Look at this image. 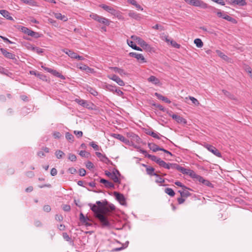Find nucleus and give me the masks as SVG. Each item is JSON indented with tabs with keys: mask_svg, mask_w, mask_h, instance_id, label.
<instances>
[{
	"mask_svg": "<svg viewBox=\"0 0 252 252\" xmlns=\"http://www.w3.org/2000/svg\"><path fill=\"white\" fill-rule=\"evenodd\" d=\"M89 206L91 207L92 211L94 212L95 217L100 221L102 227H109L110 226V223L106 217L101 213L100 210L95 204L89 203Z\"/></svg>",
	"mask_w": 252,
	"mask_h": 252,
	"instance_id": "f257e3e1",
	"label": "nucleus"
},
{
	"mask_svg": "<svg viewBox=\"0 0 252 252\" xmlns=\"http://www.w3.org/2000/svg\"><path fill=\"white\" fill-rule=\"evenodd\" d=\"M131 38L133 40L136 41L143 49H146L147 50H150L151 49L150 46L140 37L137 36L136 35H132L131 36Z\"/></svg>",
	"mask_w": 252,
	"mask_h": 252,
	"instance_id": "f03ea898",
	"label": "nucleus"
},
{
	"mask_svg": "<svg viewBox=\"0 0 252 252\" xmlns=\"http://www.w3.org/2000/svg\"><path fill=\"white\" fill-rule=\"evenodd\" d=\"M187 3L195 6L200 7L202 8H207L208 6L207 4L204 3L203 1L200 0H184Z\"/></svg>",
	"mask_w": 252,
	"mask_h": 252,
	"instance_id": "7ed1b4c3",
	"label": "nucleus"
},
{
	"mask_svg": "<svg viewBox=\"0 0 252 252\" xmlns=\"http://www.w3.org/2000/svg\"><path fill=\"white\" fill-rule=\"evenodd\" d=\"M204 147L218 157L220 158L221 157V153L213 146L207 144H205Z\"/></svg>",
	"mask_w": 252,
	"mask_h": 252,
	"instance_id": "20e7f679",
	"label": "nucleus"
},
{
	"mask_svg": "<svg viewBox=\"0 0 252 252\" xmlns=\"http://www.w3.org/2000/svg\"><path fill=\"white\" fill-rule=\"evenodd\" d=\"M178 171H180L184 174L188 175L193 178H194V176H196V173L193 170L189 169H186L181 166H180L179 168H178Z\"/></svg>",
	"mask_w": 252,
	"mask_h": 252,
	"instance_id": "39448f33",
	"label": "nucleus"
},
{
	"mask_svg": "<svg viewBox=\"0 0 252 252\" xmlns=\"http://www.w3.org/2000/svg\"><path fill=\"white\" fill-rule=\"evenodd\" d=\"M22 31L24 32L25 33L27 34L28 35H30L32 37H33L35 38H38L39 37V34L38 32H34L29 29L26 28V27H22Z\"/></svg>",
	"mask_w": 252,
	"mask_h": 252,
	"instance_id": "423d86ee",
	"label": "nucleus"
},
{
	"mask_svg": "<svg viewBox=\"0 0 252 252\" xmlns=\"http://www.w3.org/2000/svg\"><path fill=\"white\" fill-rule=\"evenodd\" d=\"M42 67L46 71H47L48 72H50L52 73L53 75H54L55 76L58 77L62 79H64L65 77L64 76L62 75L60 73L56 71V70L52 69L50 68H48L46 67H44L43 66H42Z\"/></svg>",
	"mask_w": 252,
	"mask_h": 252,
	"instance_id": "0eeeda50",
	"label": "nucleus"
},
{
	"mask_svg": "<svg viewBox=\"0 0 252 252\" xmlns=\"http://www.w3.org/2000/svg\"><path fill=\"white\" fill-rule=\"evenodd\" d=\"M107 77L110 79L115 81L120 86H124L125 85L124 82L116 75H109L107 76Z\"/></svg>",
	"mask_w": 252,
	"mask_h": 252,
	"instance_id": "6e6552de",
	"label": "nucleus"
},
{
	"mask_svg": "<svg viewBox=\"0 0 252 252\" xmlns=\"http://www.w3.org/2000/svg\"><path fill=\"white\" fill-rule=\"evenodd\" d=\"M129 55L130 57H134L136 58L138 61L140 63H144L146 62L145 58L144 56L141 54H138L134 52H131L129 53Z\"/></svg>",
	"mask_w": 252,
	"mask_h": 252,
	"instance_id": "1a4fd4ad",
	"label": "nucleus"
},
{
	"mask_svg": "<svg viewBox=\"0 0 252 252\" xmlns=\"http://www.w3.org/2000/svg\"><path fill=\"white\" fill-rule=\"evenodd\" d=\"M114 194L121 204L123 205L126 204V199L123 194L115 191L114 192Z\"/></svg>",
	"mask_w": 252,
	"mask_h": 252,
	"instance_id": "9d476101",
	"label": "nucleus"
},
{
	"mask_svg": "<svg viewBox=\"0 0 252 252\" xmlns=\"http://www.w3.org/2000/svg\"><path fill=\"white\" fill-rule=\"evenodd\" d=\"M0 51L2 54L5 57L8 59H10L12 60H16L15 55L13 54L12 53L7 52L5 49L3 48H0Z\"/></svg>",
	"mask_w": 252,
	"mask_h": 252,
	"instance_id": "9b49d317",
	"label": "nucleus"
},
{
	"mask_svg": "<svg viewBox=\"0 0 252 252\" xmlns=\"http://www.w3.org/2000/svg\"><path fill=\"white\" fill-rule=\"evenodd\" d=\"M194 178L196 179L199 182L202 183L208 187L212 186V184L209 181L205 180L203 177L197 175L196 174V176H194Z\"/></svg>",
	"mask_w": 252,
	"mask_h": 252,
	"instance_id": "f8f14e48",
	"label": "nucleus"
},
{
	"mask_svg": "<svg viewBox=\"0 0 252 252\" xmlns=\"http://www.w3.org/2000/svg\"><path fill=\"white\" fill-rule=\"evenodd\" d=\"M79 219L80 221L85 225L90 226L91 225V223L87 222L88 220L90 221L91 220L88 217H85L82 213L80 214Z\"/></svg>",
	"mask_w": 252,
	"mask_h": 252,
	"instance_id": "ddd939ff",
	"label": "nucleus"
},
{
	"mask_svg": "<svg viewBox=\"0 0 252 252\" xmlns=\"http://www.w3.org/2000/svg\"><path fill=\"white\" fill-rule=\"evenodd\" d=\"M75 101L79 105L87 108H90V104H89L87 101L83 100V99H75Z\"/></svg>",
	"mask_w": 252,
	"mask_h": 252,
	"instance_id": "4468645a",
	"label": "nucleus"
},
{
	"mask_svg": "<svg viewBox=\"0 0 252 252\" xmlns=\"http://www.w3.org/2000/svg\"><path fill=\"white\" fill-rule=\"evenodd\" d=\"M171 117L173 119L175 120L178 123L184 124L187 123L186 119H185L184 118L180 116H178L176 114H173L171 116Z\"/></svg>",
	"mask_w": 252,
	"mask_h": 252,
	"instance_id": "2eb2a0df",
	"label": "nucleus"
},
{
	"mask_svg": "<svg viewBox=\"0 0 252 252\" xmlns=\"http://www.w3.org/2000/svg\"><path fill=\"white\" fill-rule=\"evenodd\" d=\"M100 182L103 184L106 188L110 189L114 188V185L113 183L105 179H101Z\"/></svg>",
	"mask_w": 252,
	"mask_h": 252,
	"instance_id": "dca6fc26",
	"label": "nucleus"
},
{
	"mask_svg": "<svg viewBox=\"0 0 252 252\" xmlns=\"http://www.w3.org/2000/svg\"><path fill=\"white\" fill-rule=\"evenodd\" d=\"M96 21L99 23H102L106 26H109L110 22V21L108 19L100 16H99V18L96 19Z\"/></svg>",
	"mask_w": 252,
	"mask_h": 252,
	"instance_id": "f3484780",
	"label": "nucleus"
},
{
	"mask_svg": "<svg viewBox=\"0 0 252 252\" xmlns=\"http://www.w3.org/2000/svg\"><path fill=\"white\" fill-rule=\"evenodd\" d=\"M182 189L183 190H180L178 191V192L180 193L181 197L187 198L191 195L190 192L188 190V189L187 188V189Z\"/></svg>",
	"mask_w": 252,
	"mask_h": 252,
	"instance_id": "a211bd4d",
	"label": "nucleus"
},
{
	"mask_svg": "<svg viewBox=\"0 0 252 252\" xmlns=\"http://www.w3.org/2000/svg\"><path fill=\"white\" fill-rule=\"evenodd\" d=\"M95 154L97 157L100 158V160L103 162L107 163L109 161V159L105 156V155H103L99 152H96Z\"/></svg>",
	"mask_w": 252,
	"mask_h": 252,
	"instance_id": "6ab92c4d",
	"label": "nucleus"
},
{
	"mask_svg": "<svg viewBox=\"0 0 252 252\" xmlns=\"http://www.w3.org/2000/svg\"><path fill=\"white\" fill-rule=\"evenodd\" d=\"M100 6L103 9H104L105 10L107 11V12H108L109 13H110L112 15H113V14L114 13V12H115V11L116 10L113 7H112L111 6H108V5H105V4H102Z\"/></svg>",
	"mask_w": 252,
	"mask_h": 252,
	"instance_id": "aec40b11",
	"label": "nucleus"
},
{
	"mask_svg": "<svg viewBox=\"0 0 252 252\" xmlns=\"http://www.w3.org/2000/svg\"><path fill=\"white\" fill-rule=\"evenodd\" d=\"M155 168L152 167H147L146 168V172L147 174L150 176H155L158 177V175L157 173L154 172Z\"/></svg>",
	"mask_w": 252,
	"mask_h": 252,
	"instance_id": "412c9836",
	"label": "nucleus"
},
{
	"mask_svg": "<svg viewBox=\"0 0 252 252\" xmlns=\"http://www.w3.org/2000/svg\"><path fill=\"white\" fill-rule=\"evenodd\" d=\"M0 13L7 19L10 20H13V18L10 16V13L9 12L5 10H0Z\"/></svg>",
	"mask_w": 252,
	"mask_h": 252,
	"instance_id": "4be33fe9",
	"label": "nucleus"
},
{
	"mask_svg": "<svg viewBox=\"0 0 252 252\" xmlns=\"http://www.w3.org/2000/svg\"><path fill=\"white\" fill-rule=\"evenodd\" d=\"M148 147L151 150H152L154 152H156L158 151H160V149L161 148L154 143H149Z\"/></svg>",
	"mask_w": 252,
	"mask_h": 252,
	"instance_id": "5701e85b",
	"label": "nucleus"
},
{
	"mask_svg": "<svg viewBox=\"0 0 252 252\" xmlns=\"http://www.w3.org/2000/svg\"><path fill=\"white\" fill-rule=\"evenodd\" d=\"M155 95L159 99H161L163 101H164V102L167 103H171V101L170 100L168 99V98L165 97V96H163V95H161L160 94L158 93H156L155 94Z\"/></svg>",
	"mask_w": 252,
	"mask_h": 252,
	"instance_id": "b1692460",
	"label": "nucleus"
},
{
	"mask_svg": "<svg viewBox=\"0 0 252 252\" xmlns=\"http://www.w3.org/2000/svg\"><path fill=\"white\" fill-rule=\"evenodd\" d=\"M112 136L114 137L115 138L118 139L120 140L121 141H123L124 142H126L127 141V139L123 136L122 135H121L120 134H116L114 133L112 134Z\"/></svg>",
	"mask_w": 252,
	"mask_h": 252,
	"instance_id": "393cba45",
	"label": "nucleus"
},
{
	"mask_svg": "<svg viewBox=\"0 0 252 252\" xmlns=\"http://www.w3.org/2000/svg\"><path fill=\"white\" fill-rule=\"evenodd\" d=\"M110 68L113 69L115 72H117L119 74H120L121 76L126 74L124 70L122 68H120L117 67H110Z\"/></svg>",
	"mask_w": 252,
	"mask_h": 252,
	"instance_id": "a878e982",
	"label": "nucleus"
},
{
	"mask_svg": "<svg viewBox=\"0 0 252 252\" xmlns=\"http://www.w3.org/2000/svg\"><path fill=\"white\" fill-rule=\"evenodd\" d=\"M128 16L137 20H139L141 19L140 14L134 12L130 11L129 12Z\"/></svg>",
	"mask_w": 252,
	"mask_h": 252,
	"instance_id": "bb28decb",
	"label": "nucleus"
},
{
	"mask_svg": "<svg viewBox=\"0 0 252 252\" xmlns=\"http://www.w3.org/2000/svg\"><path fill=\"white\" fill-rule=\"evenodd\" d=\"M148 81L149 82L153 83L155 85H157L159 83V79L154 76H151L149 78H148Z\"/></svg>",
	"mask_w": 252,
	"mask_h": 252,
	"instance_id": "cd10ccee",
	"label": "nucleus"
},
{
	"mask_svg": "<svg viewBox=\"0 0 252 252\" xmlns=\"http://www.w3.org/2000/svg\"><path fill=\"white\" fill-rule=\"evenodd\" d=\"M55 17L58 19L63 20V21H66L67 20V18L65 15H62L61 13H54Z\"/></svg>",
	"mask_w": 252,
	"mask_h": 252,
	"instance_id": "c85d7f7f",
	"label": "nucleus"
},
{
	"mask_svg": "<svg viewBox=\"0 0 252 252\" xmlns=\"http://www.w3.org/2000/svg\"><path fill=\"white\" fill-rule=\"evenodd\" d=\"M100 212H101V213H102V214L105 216V215L107 214L110 211L109 208L107 206V205H104L103 206V207L100 209Z\"/></svg>",
	"mask_w": 252,
	"mask_h": 252,
	"instance_id": "c756f323",
	"label": "nucleus"
},
{
	"mask_svg": "<svg viewBox=\"0 0 252 252\" xmlns=\"http://www.w3.org/2000/svg\"><path fill=\"white\" fill-rule=\"evenodd\" d=\"M222 92L223 93V94L226 96L228 97L229 98H230L231 99H233V100H235L236 99V98L234 96V95L233 94H231L230 93H229L227 91L225 90H222Z\"/></svg>",
	"mask_w": 252,
	"mask_h": 252,
	"instance_id": "7c9ffc66",
	"label": "nucleus"
},
{
	"mask_svg": "<svg viewBox=\"0 0 252 252\" xmlns=\"http://www.w3.org/2000/svg\"><path fill=\"white\" fill-rule=\"evenodd\" d=\"M110 178L112 180H113V181L116 183H120V180L119 179V177L115 172H112V174Z\"/></svg>",
	"mask_w": 252,
	"mask_h": 252,
	"instance_id": "2f4dec72",
	"label": "nucleus"
},
{
	"mask_svg": "<svg viewBox=\"0 0 252 252\" xmlns=\"http://www.w3.org/2000/svg\"><path fill=\"white\" fill-rule=\"evenodd\" d=\"M216 52L218 56L224 60L228 61L229 60V58L226 55H224L223 53H222L220 51L217 50Z\"/></svg>",
	"mask_w": 252,
	"mask_h": 252,
	"instance_id": "473e14b6",
	"label": "nucleus"
},
{
	"mask_svg": "<svg viewBox=\"0 0 252 252\" xmlns=\"http://www.w3.org/2000/svg\"><path fill=\"white\" fill-rule=\"evenodd\" d=\"M194 43L196 46L198 48H201L203 46V43L202 40L199 38L194 39Z\"/></svg>",
	"mask_w": 252,
	"mask_h": 252,
	"instance_id": "72a5a7b5",
	"label": "nucleus"
},
{
	"mask_svg": "<svg viewBox=\"0 0 252 252\" xmlns=\"http://www.w3.org/2000/svg\"><path fill=\"white\" fill-rule=\"evenodd\" d=\"M63 52L72 59H74L75 58V56L77 54L69 50H66V51L64 50Z\"/></svg>",
	"mask_w": 252,
	"mask_h": 252,
	"instance_id": "f704fd0d",
	"label": "nucleus"
},
{
	"mask_svg": "<svg viewBox=\"0 0 252 252\" xmlns=\"http://www.w3.org/2000/svg\"><path fill=\"white\" fill-rule=\"evenodd\" d=\"M158 164L161 166V167H163L165 168H166V169H169V163H166L165 161H164L163 160H161L160 159V161H158Z\"/></svg>",
	"mask_w": 252,
	"mask_h": 252,
	"instance_id": "c9c22d12",
	"label": "nucleus"
},
{
	"mask_svg": "<svg viewBox=\"0 0 252 252\" xmlns=\"http://www.w3.org/2000/svg\"><path fill=\"white\" fill-rule=\"evenodd\" d=\"M147 157L150 158L152 160L156 162L157 164H158V161H160V158H158L157 157L151 155H147Z\"/></svg>",
	"mask_w": 252,
	"mask_h": 252,
	"instance_id": "e433bc0d",
	"label": "nucleus"
},
{
	"mask_svg": "<svg viewBox=\"0 0 252 252\" xmlns=\"http://www.w3.org/2000/svg\"><path fill=\"white\" fill-rule=\"evenodd\" d=\"M65 137L66 139L70 142H73L74 141V136L69 132H66L65 133Z\"/></svg>",
	"mask_w": 252,
	"mask_h": 252,
	"instance_id": "4c0bfd02",
	"label": "nucleus"
},
{
	"mask_svg": "<svg viewBox=\"0 0 252 252\" xmlns=\"http://www.w3.org/2000/svg\"><path fill=\"white\" fill-rule=\"evenodd\" d=\"M165 192L170 195V196H174L175 195V192L171 188H166L165 189Z\"/></svg>",
	"mask_w": 252,
	"mask_h": 252,
	"instance_id": "58836bf2",
	"label": "nucleus"
},
{
	"mask_svg": "<svg viewBox=\"0 0 252 252\" xmlns=\"http://www.w3.org/2000/svg\"><path fill=\"white\" fill-rule=\"evenodd\" d=\"M55 155L57 158L60 159L62 158L65 155V154L61 150H57L55 152Z\"/></svg>",
	"mask_w": 252,
	"mask_h": 252,
	"instance_id": "ea45409f",
	"label": "nucleus"
},
{
	"mask_svg": "<svg viewBox=\"0 0 252 252\" xmlns=\"http://www.w3.org/2000/svg\"><path fill=\"white\" fill-rule=\"evenodd\" d=\"M21 1L26 4H29L32 6H34L36 5V2L33 0H21Z\"/></svg>",
	"mask_w": 252,
	"mask_h": 252,
	"instance_id": "a19ab883",
	"label": "nucleus"
},
{
	"mask_svg": "<svg viewBox=\"0 0 252 252\" xmlns=\"http://www.w3.org/2000/svg\"><path fill=\"white\" fill-rule=\"evenodd\" d=\"M234 3L240 6H244L247 4L245 0H235Z\"/></svg>",
	"mask_w": 252,
	"mask_h": 252,
	"instance_id": "79ce46f5",
	"label": "nucleus"
},
{
	"mask_svg": "<svg viewBox=\"0 0 252 252\" xmlns=\"http://www.w3.org/2000/svg\"><path fill=\"white\" fill-rule=\"evenodd\" d=\"M96 204L97 205V206L99 208V210H100L104 205H108V202L107 201H105L101 202L100 201H97L96 202Z\"/></svg>",
	"mask_w": 252,
	"mask_h": 252,
	"instance_id": "37998d69",
	"label": "nucleus"
},
{
	"mask_svg": "<svg viewBox=\"0 0 252 252\" xmlns=\"http://www.w3.org/2000/svg\"><path fill=\"white\" fill-rule=\"evenodd\" d=\"M113 15L115 16V17L118 18L119 19H122V20L124 19V18L122 15L121 12L117 10H115V11Z\"/></svg>",
	"mask_w": 252,
	"mask_h": 252,
	"instance_id": "c03bdc74",
	"label": "nucleus"
},
{
	"mask_svg": "<svg viewBox=\"0 0 252 252\" xmlns=\"http://www.w3.org/2000/svg\"><path fill=\"white\" fill-rule=\"evenodd\" d=\"M105 88L107 90L113 93L115 92V90L116 89V87L109 84L106 85Z\"/></svg>",
	"mask_w": 252,
	"mask_h": 252,
	"instance_id": "a18cd8bd",
	"label": "nucleus"
},
{
	"mask_svg": "<svg viewBox=\"0 0 252 252\" xmlns=\"http://www.w3.org/2000/svg\"><path fill=\"white\" fill-rule=\"evenodd\" d=\"M87 91L94 96H96L98 94V93L91 87H88Z\"/></svg>",
	"mask_w": 252,
	"mask_h": 252,
	"instance_id": "49530a36",
	"label": "nucleus"
},
{
	"mask_svg": "<svg viewBox=\"0 0 252 252\" xmlns=\"http://www.w3.org/2000/svg\"><path fill=\"white\" fill-rule=\"evenodd\" d=\"M189 99L196 106L199 105V102L193 96H189Z\"/></svg>",
	"mask_w": 252,
	"mask_h": 252,
	"instance_id": "de8ad7c7",
	"label": "nucleus"
},
{
	"mask_svg": "<svg viewBox=\"0 0 252 252\" xmlns=\"http://www.w3.org/2000/svg\"><path fill=\"white\" fill-rule=\"evenodd\" d=\"M169 169H170V168L176 169L177 170H178V168H179V167L180 166L179 165H178L176 163H169Z\"/></svg>",
	"mask_w": 252,
	"mask_h": 252,
	"instance_id": "09e8293b",
	"label": "nucleus"
},
{
	"mask_svg": "<svg viewBox=\"0 0 252 252\" xmlns=\"http://www.w3.org/2000/svg\"><path fill=\"white\" fill-rule=\"evenodd\" d=\"M68 158L71 161H75L77 158L74 154H69Z\"/></svg>",
	"mask_w": 252,
	"mask_h": 252,
	"instance_id": "8fccbe9b",
	"label": "nucleus"
},
{
	"mask_svg": "<svg viewBox=\"0 0 252 252\" xmlns=\"http://www.w3.org/2000/svg\"><path fill=\"white\" fill-rule=\"evenodd\" d=\"M223 19H224L228 21L232 22L233 23L236 22V20L234 18H232L231 17L228 16L226 14L224 17Z\"/></svg>",
	"mask_w": 252,
	"mask_h": 252,
	"instance_id": "3c124183",
	"label": "nucleus"
},
{
	"mask_svg": "<svg viewBox=\"0 0 252 252\" xmlns=\"http://www.w3.org/2000/svg\"><path fill=\"white\" fill-rule=\"evenodd\" d=\"M79 155L82 157L88 158L90 155V153L87 152L85 151H81L79 153Z\"/></svg>",
	"mask_w": 252,
	"mask_h": 252,
	"instance_id": "603ef678",
	"label": "nucleus"
},
{
	"mask_svg": "<svg viewBox=\"0 0 252 252\" xmlns=\"http://www.w3.org/2000/svg\"><path fill=\"white\" fill-rule=\"evenodd\" d=\"M32 49H33L32 51L35 52L36 53H37L38 54H40L43 52V49H41L39 47H34V48H32Z\"/></svg>",
	"mask_w": 252,
	"mask_h": 252,
	"instance_id": "864d4df0",
	"label": "nucleus"
},
{
	"mask_svg": "<svg viewBox=\"0 0 252 252\" xmlns=\"http://www.w3.org/2000/svg\"><path fill=\"white\" fill-rule=\"evenodd\" d=\"M63 238L67 241H70V242H73L71 241V238L69 236V235L67 234V233L64 232L63 234Z\"/></svg>",
	"mask_w": 252,
	"mask_h": 252,
	"instance_id": "5fc2aeb1",
	"label": "nucleus"
},
{
	"mask_svg": "<svg viewBox=\"0 0 252 252\" xmlns=\"http://www.w3.org/2000/svg\"><path fill=\"white\" fill-rule=\"evenodd\" d=\"M0 73L6 75H8V73H9V71L8 70L5 69L4 68L0 66Z\"/></svg>",
	"mask_w": 252,
	"mask_h": 252,
	"instance_id": "6e6d98bb",
	"label": "nucleus"
},
{
	"mask_svg": "<svg viewBox=\"0 0 252 252\" xmlns=\"http://www.w3.org/2000/svg\"><path fill=\"white\" fill-rule=\"evenodd\" d=\"M171 45H172V46L174 47L179 48L180 47V45L176 43L175 41L173 40H171L170 42Z\"/></svg>",
	"mask_w": 252,
	"mask_h": 252,
	"instance_id": "4d7b16f0",
	"label": "nucleus"
},
{
	"mask_svg": "<svg viewBox=\"0 0 252 252\" xmlns=\"http://www.w3.org/2000/svg\"><path fill=\"white\" fill-rule=\"evenodd\" d=\"M153 28L155 30H159L160 31L164 30V29L163 26L157 24L155 26L153 27Z\"/></svg>",
	"mask_w": 252,
	"mask_h": 252,
	"instance_id": "13d9d810",
	"label": "nucleus"
},
{
	"mask_svg": "<svg viewBox=\"0 0 252 252\" xmlns=\"http://www.w3.org/2000/svg\"><path fill=\"white\" fill-rule=\"evenodd\" d=\"M90 145L93 147L94 150H96V151H98L99 150V146L96 144L95 143H94V142H92L90 143Z\"/></svg>",
	"mask_w": 252,
	"mask_h": 252,
	"instance_id": "bf43d9fd",
	"label": "nucleus"
},
{
	"mask_svg": "<svg viewBox=\"0 0 252 252\" xmlns=\"http://www.w3.org/2000/svg\"><path fill=\"white\" fill-rule=\"evenodd\" d=\"M86 166L87 168L91 169L94 168V164L91 161H88L86 164Z\"/></svg>",
	"mask_w": 252,
	"mask_h": 252,
	"instance_id": "052dcab7",
	"label": "nucleus"
},
{
	"mask_svg": "<svg viewBox=\"0 0 252 252\" xmlns=\"http://www.w3.org/2000/svg\"><path fill=\"white\" fill-rule=\"evenodd\" d=\"M87 65H86L85 64H83L82 63H80V64L77 65V67L79 69H80L81 70H85V69L87 67Z\"/></svg>",
	"mask_w": 252,
	"mask_h": 252,
	"instance_id": "680f3d73",
	"label": "nucleus"
},
{
	"mask_svg": "<svg viewBox=\"0 0 252 252\" xmlns=\"http://www.w3.org/2000/svg\"><path fill=\"white\" fill-rule=\"evenodd\" d=\"M74 133L78 137H81L83 136V132L81 131L75 130Z\"/></svg>",
	"mask_w": 252,
	"mask_h": 252,
	"instance_id": "e2e57ef3",
	"label": "nucleus"
},
{
	"mask_svg": "<svg viewBox=\"0 0 252 252\" xmlns=\"http://www.w3.org/2000/svg\"><path fill=\"white\" fill-rule=\"evenodd\" d=\"M85 71H86V72L87 73H93L94 72V69L93 68H90V67H89L88 66H87V67Z\"/></svg>",
	"mask_w": 252,
	"mask_h": 252,
	"instance_id": "0e129e2a",
	"label": "nucleus"
},
{
	"mask_svg": "<svg viewBox=\"0 0 252 252\" xmlns=\"http://www.w3.org/2000/svg\"><path fill=\"white\" fill-rule=\"evenodd\" d=\"M90 16L94 20L96 21V19H97L98 18H99V16L95 13H92L91 14H90Z\"/></svg>",
	"mask_w": 252,
	"mask_h": 252,
	"instance_id": "69168bd1",
	"label": "nucleus"
},
{
	"mask_svg": "<svg viewBox=\"0 0 252 252\" xmlns=\"http://www.w3.org/2000/svg\"><path fill=\"white\" fill-rule=\"evenodd\" d=\"M34 223L36 227H41L42 225L41 222L39 220H35Z\"/></svg>",
	"mask_w": 252,
	"mask_h": 252,
	"instance_id": "338daca9",
	"label": "nucleus"
},
{
	"mask_svg": "<svg viewBox=\"0 0 252 252\" xmlns=\"http://www.w3.org/2000/svg\"><path fill=\"white\" fill-rule=\"evenodd\" d=\"M63 209L64 211L68 212L70 210V206L68 205H64Z\"/></svg>",
	"mask_w": 252,
	"mask_h": 252,
	"instance_id": "774afa93",
	"label": "nucleus"
}]
</instances>
